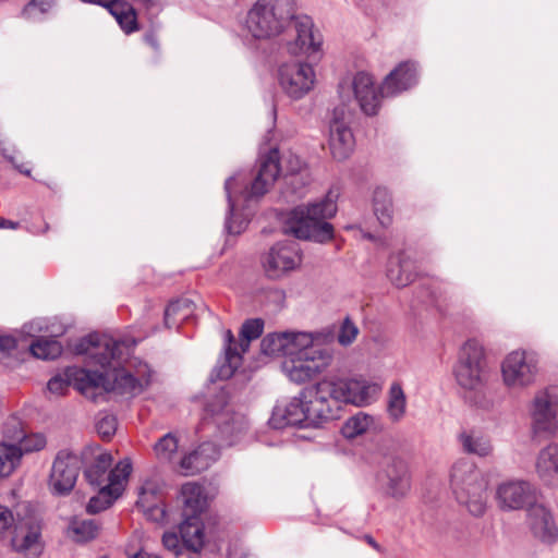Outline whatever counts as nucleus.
Returning <instances> with one entry per match:
<instances>
[{"label":"nucleus","mask_w":558,"mask_h":558,"mask_svg":"<svg viewBox=\"0 0 558 558\" xmlns=\"http://www.w3.org/2000/svg\"><path fill=\"white\" fill-rule=\"evenodd\" d=\"M296 11V0H254L240 22L244 38L254 46L277 40L291 27Z\"/></svg>","instance_id":"1"},{"label":"nucleus","mask_w":558,"mask_h":558,"mask_svg":"<svg viewBox=\"0 0 558 558\" xmlns=\"http://www.w3.org/2000/svg\"><path fill=\"white\" fill-rule=\"evenodd\" d=\"M153 372L147 364H140L135 372L113 369L112 374L90 372L84 368H70L72 385L86 398L96 400L105 392L136 396L151 383Z\"/></svg>","instance_id":"2"},{"label":"nucleus","mask_w":558,"mask_h":558,"mask_svg":"<svg viewBox=\"0 0 558 558\" xmlns=\"http://www.w3.org/2000/svg\"><path fill=\"white\" fill-rule=\"evenodd\" d=\"M453 376L464 397L476 407L488 404L486 395L487 372L485 351L476 339H468L461 345Z\"/></svg>","instance_id":"3"},{"label":"nucleus","mask_w":558,"mask_h":558,"mask_svg":"<svg viewBox=\"0 0 558 558\" xmlns=\"http://www.w3.org/2000/svg\"><path fill=\"white\" fill-rule=\"evenodd\" d=\"M336 191H329L319 203L294 208L287 220L286 231L298 239L324 243L333 235L332 226L326 221L337 213Z\"/></svg>","instance_id":"4"},{"label":"nucleus","mask_w":558,"mask_h":558,"mask_svg":"<svg viewBox=\"0 0 558 558\" xmlns=\"http://www.w3.org/2000/svg\"><path fill=\"white\" fill-rule=\"evenodd\" d=\"M319 332H306L281 364L289 380L304 384L323 374L332 363V353L317 345Z\"/></svg>","instance_id":"5"},{"label":"nucleus","mask_w":558,"mask_h":558,"mask_svg":"<svg viewBox=\"0 0 558 558\" xmlns=\"http://www.w3.org/2000/svg\"><path fill=\"white\" fill-rule=\"evenodd\" d=\"M450 487L457 500L473 515H482L486 510L487 483L476 465L465 459L453 463L450 471Z\"/></svg>","instance_id":"6"},{"label":"nucleus","mask_w":558,"mask_h":558,"mask_svg":"<svg viewBox=\"0 0 558 558\" xmlns=\"http://www.w3.org/2000/svg\"><path fill=\"white\" fill-rule=\"evenodd\" d=\"M183 521L180 525L181 539L189 549L197 551L204 545V525L201 514L208 507L204 488L194 482L182 485L178 497Z\"/></svg>","instance_id":"7"},{"label":"nucleus","mask_w":558,"mask_h":558,"mask_svg":"<svg viewBox=\"0 0 558 558\" xmlns=\"http://www.w3.org/2000/svg\"><path fill=\"white\" fill-rule=\"evenodd\" d=\"M283 166H280V156L277 149L270 150L260 161L258 173L252 182L251 189L241 191V197L245 201L259 197L268 192L278 179L280 172L296 174L306 168L304 160L293 153H288L282 158Z\"/></svg>","instance_id":"8"},{"label":"nucleus","mask_w":558,"mask_h":558,"mask_svg":"<svg viewBox=\"0 0 558 558\" xmlns=\"http://www.w3.org/2000/svg\"><path fill=\"white\" fill-rule=\"evenodd\" d=\"M310 424L319 425L339 417L343 408L332 376H325L303 391Z\"/></svg>","instance_id":"9"},{"label":"nucleus","mask_w":558,"mask_h":558,"mask_svg":"<svg viewBox=\"0 0 558 558\" xmlns=\"http://www.w3.org/2000/svg\"><path fill=\"white\" fill-rule=\"evenodd\" d=\"M500 371L502 384L507 389L523 391L536 381L538 360L525 350H514L504 357Z\"/></svg>","instance_id":"10"},{"label":"nucleus","mask_w":558,"mask_h":558,"mask_svg":"<svg viewBox=\"0 0 558 558\" xmlns=\"http://www.w3.org/2000/svg\"><path fill=\"white\" fill-rule=\"evenodd\" d=\"M122 345L123 343L118 342L111 337L93 335L82 339L75 347V352L86 354L90 363L99 364L105 371L102 374H106V372L112 374L114 368L131 369L134 373L140 364H144L143 362L136 364L130 363L124 367L116 366L119 365V362H116V360L121 353L120 348Z\"/></svg>","instance_id":"11"},{"label":"nucleus","mask_w":558,"mask_h":558,"mask_svg":"<svg viewBox=\"0 0 558 558\" xmlns=\"http://www.w3.org/2000/svg\"><path fill=\"white\" fill-rule=\"evenodd\" d=\"M277 76L283 94L293 100L305 97L316 84V72L305 62L283 63L278 68Z\"/></svg>","instance_id":"12"},{"label":"nucleus","mask_w":558,"mask_h":558,"mask_svg":"<svg viewBox=\"0 0 558 558\" xmlns=\"http://www.w3.org/2000/svg\"><path fill=\"white\" fill-rule=\"evenodd\" d=\"M302 255L295 242L276 243L262 258V267L269 279L278 280L296 270Z\"/></svg>","instance_id":"13"},{"label":"nucleus","mask_w":558,"mask_h":558,"mask_svg":"<svg viewBox=\"0 0 558 558\" xmlns=\"http://www.w3.org/2000/svg\"><path fill=\"white\" fill-rule=\"evenodd\" d=\"M342 405L363 408L375 402L381 391L380 385L362 376L343 377L331 375Z\"/></svg>","instance_id":"14"},{"label":"nucleus","mask_w":558,"mask_h":558,"mask_svg":"<svg viewBox=\"0 0 558 558\" xmlns=\"http://www.w3.org/2000/svg\"><path fill=\"white\" fill-rule=\"evenodd\" d=\"M530 416L532 432L535 436L547 439L558 433V411L555 396L548 390L535 393L530 407Z\"/></svg>","instance_id":"15"},{"label":"nucleus","mask_w":558,"mask_h":558,"mask_svg":"<svg viewBox=\"0 0 558 558\" xmlns=\"http://www.w3.org/2000/svg\"><path fill=\"white\" fill-rule=\"evenodd\" d=\"M352 112L345 106H338L332 111L329 124V149L337 160L347 159L354 149V137L350 129Z\"/></svg>","instance_id":"16"},{"label":"nucleus","mask_w":558,"mask_h":558,"mask_svg":"<svg viewBox=\"0 0 558 558\" xmlns=\"http://www.w3.org/2000/svg\"><path fill=\"white\" fill-rule=\"evenodd\" d=\"M131 472L132 463L130 459L126 458L120 461L109 473L108 484L89 499L87 511L97 513L110 507L122 495Z\"/></svg>","instance_id":"17"},{"label":"nucleus","mask_w":558,"mask_h":558,"mask_svg":"<svg viewBox=\"0 0 558 558\" xmlns=\"http://www.w3.org/2000/svg\"><path fill=\"white\" fill-rule=\"evenodd\" d=\"M496 499L504 510H527L537 502V489L523 480H510L498 485Z\"/></svg>","instance_id":"18"},{"label":"nucleus","mask_w":558,"mask_h":558,"mask_svg":"<svg viewBox=\"0 0 558 558\" xmlns=\"http://www.w3.org/2000/svg\"><path fill=\"white\" fill-rule=\"evenodd\" d=\"M80 459L76 454L61 451L57 454L49 475L48 486L53 495L69 494L80 473Z\"/></svg>","instance_id":"19"},{"label":"nucleus","mask_w":558,"mask_h":558,"mask_svg":"<svg viewBox=\"0 0 558 558\" xmlns=\"http://www.w3.org/2000/svg\"><path fill=\"white\" fill-rule=\"evenodd\" d=\"M11 545L13 550L24 558H38L44 549L40 524L34 520L19 522Z\"/></svg>","instance_id":"20"},{"label":"nucleus","mask_w":558,"mask_h":558,"mask_svg":"<svg viewBox=\"0 0 558 558\" xmlns=\"http://www.w3.org/2000/svg\"><path fill=\"white\" fill-rule=\"evenodd\" d=\"M295 37L287 43V50L292 56L311 57L320 50L323 40L308 17L294 19Z\"/></svg>","instance_id":"21"},{"label":"nucleus","mask_w":558,"mask_h":558,"mask_svg":"<svg viewBox=\"0 0 558 558\" xmlns=\"http://www.w3.org/2000/svg\"><path fill=\"white\" fill-rule=\"evenodd\" d=\"M274 428H283L289 425H311L307 402L303 396L278 403L269 420Z\"/></svg>","instance_id":"22"},{"label":"nucleus","mask_w":558,"mask_h":558,"mask_svg":"<svg viewBox=\"0 0 558 558\" xmlns=\"http://www.w3.org/2000/svg\"><path fill=\"white\" fill-rule=\"evenodd\" d=\"M417 81V68L412 61L399 63L384 80L380 93L383 96H395L410 87Z\"/></svg>","instance_id":"23"},{"label":"nucleus","mask_w":558,"mask_h":558,"mask_svg":"<svg viewBox=\"0 0 558 558\" xmlns=\"http://www.w3.org/2000/svg\"><path fill=\"white\" fill-rule=\"evenodd\" d=\"M352 88L362 111L368 116L376 114L384 96L376 90L373 76L366 72L356 73L352 81Z\"/></svg>","instance_id":"24"},{"label":"nucleus","mask_w":558,"mask_h":558,"mask_svg":"<svg viewBox=\"0 0 558 558\" xmlns=\"http://www.w3.org/2000/svg\"><path fill=\"white\" fill-rule=\"evenodd\" d=\"M534 471L544 485L558 487V442H549L538 451Z\"/></svg>","instance_id":"25"},{"label":"nucleus","mask_w":558,"mask_h":558,"mask_svg":"<svg viewBox=\"0 0 558 558\" xmlns=\"http://www.w3.org/2000/svg\"><path fill=\"white\" fill-rule=\"evenodd\" d=\"M161 490L162 485L159 481L147 480L142 484L138 492L136 505L153 521H161L166 514L160 499Z\"/></svg>","instance_id":"26"},{"label":"nucleus","mask_w":558,"mask_h":558,"mask_svg":"<svg viewBox=\"0 0 558 558\" xmlns=\"http://www.w3.org/2000/svg\"><path fill=\"white\" fill-rule=\"evenodd\" d=\"M304 333L305 331H284L269 333L263 338L260 342V351L264 355L267 356L282 355L284 359H287Z\"/></svg>","instance_id":"27"},{"label":"nucleus","mask_w":558,"mask_h":558,"mask_svg":"<svg viewBox=\"0 0 558 558\" xmlns=\"http://www.w3.org/2000/svg\"><path fill=\"white\" fill-rule=\"evenodd\" d=\"M218 457L217 446L213 442H204L181 459L180 468L185 475L195 474L206 470Z\"/></svg>","instance_id":"28"},{"label":"nucleus","mask_w":558,"mask_h":558,"mask_svg":"<svg viewBox=\"0 0 558 558\" xmlns=\"http://www.w3.org/2000/svg\"><path fill=\"white\" fill-rule=\"evenodd\" d=\"M529 521L534 534L543 541L557 537L558 530L550 511L542 504L536 502L527 511Z\"/></svg>","instance_id":"29"},{"label":"nucleus","mask_w":558,"mask_h":558,"mask_svg":"<svg viewBox=\"0 0 558 558\" xmlns=\"http://www.w3.org/2000/svg\"><path fill=\"white\" fill-rule=\"evenodd\" d=\"M458 441L464 452L480 458L490 457L494 445L488 435L480 429H464L458 435Z\"/></svg>","instance_id":"30"},{"label":"nucleus","mask_w":558,"mask_h":558,"mask_svg":"<svg viewBox=\"0 0 558 558\" xmlns=\"http://www.w3.org/2000/svg\"><path fill=\"white\" fill-rule=\"evenodd\" d=\"M206 411L219 426H223V432H228L231 422L239 425L238 430L242 429V418L234 416L228 409L227 395L225 392L217 395L207 404Z\"/></svg>","instance_id":"31"},{"label":"nucleus","mask_w":558,"mask_h":558,"mask_svg":"<svg viewBox=\"0 0 558 558\" xmlns=\"http://www.w3.org/2000/svg\"><path fill=\"white\" fill-rule=\"evenodd\" d=\"M376 420L374 416L359 412L345 420L341 427V435L349 440L355 439L374 429Z\"/></svg>","instance_id":"32"},{"label":"nucleus","mask_w":558,"mask_h":558,"mask_svg":"<svg viewBox=\"0 0 558 558\" xmlns=\"http://www.w3.org/2000/svg\"><path fill=\"white\" fill-rule=\"evenodd\" d=\"M227 347L225 350V362L217 368V377L220 379L230 378L234 371L241 365L242 356L238 347H233V335L231 330L225 331Z\"/></svg>","instance_id":"33"},{"label":"nucleus","mask_w":558,"mask_h":558,"mask_svg":"<svg viewBox=\"0 0 558 558\" xmlns=\"http://www.w3.org/2000/svg\"><path fill=\"white\" fill-rule=\"evenodd\" d=\"M387 413L392 422L401 421L407 413V396L399 383L391 384L388 390Z\"/></svg>","instance_id":"34"},{"label":"nucleus","mask_w":558,"mask_h":558,"mask_svg":"<svg viewBox=\"0 0 558 558\" xmlns=\"http://www.w3.org/2000/svg\"><path fill=\"white\" fill-rule=\"evenodd\" d=\"M98 534V527L90 520L74 519L66 529V536L75 543H85L95 538Z\"/></svg>","instance_id":"35"},{"label":"nucleus","mask_w":558,"mask_h":558,"mask_svg":"<svg viewBox=\"0 0 558 558\" xmlns=\"http://www.w3.org/2000/svg\"><path fill=\"white\" fill-rule=\"evenodd\" d=\"M193 313V302L190 299H181L171 302L165 311V324L171 328L180 322L189 318Z\"/></svg>","instance_id":"36"},{"label":"nucleus","mask_w":558,"mask_h":558,"mask_svg":"<svg viewBox=\"0 0 558 558\" xmlns=\"http://www.w3.org/2000/svg\"><path fill=\"white\" fill-rule=\"evenodd\" d=\"M21 463V450L15 445L0 442V476H10Z\"/></svg>","instance_id":"37"},{"label":"nucleus","mask_w":558,"mask_h":558,"mask_svg":"<svg viewBox=\"0 0 558 558\" xmlns=\"http://www.w3.org/2000/svg\"><path fill=\"white\" fill-rule=\"evenodd\" d=\"M374 211L381 226L387 227L391 223L392 204L386 191L378 190L375 192Z\"/></svg>","instance_id":"38"},{"label":"nucleus","mask_w":558,"mask_h":558,"mask_svg":"<svg viewBox=\"0 0 558 558\" xmlns=\"http://www.w3.org/2000/svg\"><path fill=\"white\" fill-rule=\"evenodd\" d=\"M34 356L43 360H53L62 352V347L57 340L39 339L31 345Z\"/></svg>","instance_id":"39"},{"label":"nucleus","mask_w":558,"mask_h":558,"mask_svg":"<svg viewBox=\"0 0 558 558\" xmlns=\"http://www.w3.org/2000/svg\"><path fill=\"white\" fill-rule=\"evenodd\" d=\"M178 438L169 433L157 441L154 451L160 461H171L178 451Z\"/></svg>","instance_id":"40"},{"label":"nucleus","mask_w":558,"mask_h":558,"mask_svg":"<svg viewBox=\"0 0 558 558\" xmlns=\"http://www.w3.org/2000/svg\"><path fill=\"white\" fill-rule=\"evenodd\" d=\"M263 331V323L259 319H251L243 324L241 329V340L239 343V348L241 352H245L248 347L251 340L257 339Z\"/></svg>","instance_id":"41"},{"label":"nucleus","mask_w":558,"mask_h":558,"mask_svg":"<svg viewBox=\"0 0 558 558\" xmlns=\"http://www.w3.org/2000/svg\"><path fill=\"white\" fill-rule=\"evenodd\" d=\"M386 495L395 499H401L407 496L410 490V478L399 477L390 480H381Z\"/></svg>","instance_id":"42"},{"label":"nucleus","mask_w":558,"mask_h":558,"mask_svg":"<svg viewBox=\"0 0 558 558\" xmlns=\"http://www.w3.org/2000/svg\"><path fill=\"white\" fill-rule=\"evenodd\" d=\"M52 5L53 0H31L23 9V16L29 21H38Z\"/></svg>","instance_id":"43"},{"label":"nucleus","mask_w":558,"mask_h":558,"mask_svg":"<svg viewBox=\"0 0 558 558\" xmlns=\"http://www.w3.org/2000/svg\"><path fill=\"white\" fill-rule=\"evenodd\" d=\"M359 332V327L351 318L345 317L339 326L337 341L342 347H349L356 340Z\"/></svg>","instance_id":"44"},{"label":"nucleus","mask_w":558,"mask_h":558,"mask_svg":"<svg viewBox=\"0 0 558 558\" xmlns=\"http://www.w3.org/2000/svg\"><path fill=\"white\" fill-rule=\"evenodd\" d=\"M47 445V439L44 434L35 433L24 436L20 440V446H16L21 450V457L24 453H32L35 451L43 450Z\"/></svg>","instance_id":"45"},{"label":"nucleus","mask_w":558,"mask_h":558,"mask_svg":"<svg viewBox=\"0 0 558 558\" xmlns=\"http://www.w3.org/2000/svg\"><path fill=\"white\" fill-rule=\"evenodd\" d=\"M112 464V457L109 452L99 451L95 458L94 465L87 472L90 482L100 484L98 477Z\"/></svg>","instance_id":"46"},{"label":"nucleus","mask_w":558,"mask_h":558,"mask_svg":"<svg viewBox=\"0 0 558 558\" xmlns=\"http://www.w3.org/2000/svg\"><path fill=\"white\" fill-rule=\"evenodd\" d=\"M409 477L405 462L400 458L389 459L383 470L381 480Z\"/></svg>","instance_id":"47"},{"label":"nucleus","mask_w":558,"mask_h":558,"mask_svg":"<svg viewBox=\"0 0 558 558\" xmlns=\"http://www.w3.org/2000/svg\"><path fill=\"white\" fill-rule=\"evenodd\" d=\"M72 385V378H70V368L64 374L53 376L47 384L49 393L54 397L63 396L69 387Z\"/></svg>","instance_id":"48"},{"label":"nucleus","mask_w":558,"mask_h":558,"mask_svg":"<svg viewBox=\"0 0 558 558\" xmlns=\"http://www.w3.org/2000/svg\"><path fill=\"white\" fill-rule=\"evenodd\" d=\"M243 180L240 175L231 177L226 181L225 189L229 201V209L233 216L240 206L238 197L234 195L240 186H242Z\"/></svg>","instance_id":"49"},{"label":"nucleus","mask_w":558,"mask_h":558,"mask_svg":"<svg viewBox=\"0 0 558 558\" xmlns=\"http://www.w3.org/2000/svg\"><path fill=\"white\" fill-rule=\"evenodd\" d=\"M387 275L391 283L398 288L405 287L413 280L412 274L405 270L402 265L390 267Z\"/></svg>","instance_id":"50"},{"label":"nucleus","mask_w":558,"mask_h":558,"mask_svg":"<svg viewBox=\"0 0 558 558\" xmlns=\"http://www.w3.org/2000/svg\"><path fill=\"white\" fill-rule=\"evenodd\" d=\"M96 427L102 438L110 439L117 430V418L113 415H104L98 420Z\"/></svg>","instance_id":"51"},{"label":"nucleus","mask_w":558,"mask_h":558,"mask_svg":"<svg viewBox=\"0 0 558 558\" xmlns=\"http://www.w3.org/2000/svg\"><path fill=\"white\" fill-rule=\"evenodd\" d=\"M182 543L184 542L182 541ZM162 544L165 548L173 551L175 555H179L183 547L189 548L185 544H181L180 538L174 532H166L162 535Z\"/></svg>","instance_id":"52"},{"label":"nucleus","mask_w":558,"mask_h":558,"mask_svg":"<svg viewBox=\"0 0 558 558\" xmlns=\"http://www.w3.org/2000/svg\"><path fill=\"white\" fill-rule=\"evenodd\" d=\"M13 521L14 518L10 509L0 505V533L7 531Z\"/></svg>","instance_id":"53"},{"label":"nucleus","mask_w":558,"mask_h":558,"mask_svg":"<svg viewBox=\"0 0 558 558\" xmlns=\"http://www.w3.org/2000/svg\"><path fill=\"white\" fill-rule=\"evenodd\" d=\"M15 348V339L0 333V351H10Z\"/></svg>","instance_id":"54"},{"label":"nucleus","mask_w":558,"mask_h":558,"mask_svg":"<svg viewBox=\"0 0 558 558\" xmlns=\"http://www.w3.org/2000/svg\"><path fill=\"white\" fill-rule=\"evenodd\" d=\"M19 226L17 222L7 220L4 218H0V228L1 229H16Z\"/></svg>","instance_id":"55"},{"label":"nucleus","mask_w":558,"mask_h":558,"mask_svg":"<svg viewBox=\"0 0 558 558\" xmlns=\"http://www.w3.org/2000/svg\"><path fill=\"white\" fill-rule=\"evenodd\" d=\"M227 229L229 233H240L242 230V226L233 227L232 222L230 220L227 221Z\"/></svg>","instance_id":"56"},{"label":"nucleus","mask_w":558,"mask_h":558,"mask_svg":"<svg viewBox=\"0 0 558 558\" xmlns=\"http://www.w3.org/2000/svg\"><path fill=\"white\" fill-rule=\"evenodd\" d=\"M132 558H159L156 555L148 554L146 551L141 550L140 553L135 554Z\"/></svg>","instance_id":"57"},{"label":"nucleus","mask_w":558,"mask_h":558,"mask_svg":"<svg viewBox=\"0 0 558 558\" xmlns=\"http://www.w3.org/2000/svg\"><path fill=\"white\" fill-rule=\"evenodd\" d=\"M2 137H3V135L0 133V151H1L5 157H8V158H9V156H8V154H7V149L3 147V145H4V140H3ZM10 159H12V158L10 157Z\"/></svg>","instance_id":"58"},{"label":"nucleus","mask_w":558,"mask_h":558,"mask_svg":"<svg viewBox=\"0 0 558 558\" xmlns=\"http://www.w3.org/2000/svg\"><path fill=\"white\" fill-rule=\"evenodd\" d=\"M367 542L368 544H371L374 548H378V545L377 543L371 537V536H367Z\"/></svg>","instance_id":"59"},{"label":"nucleus","mask_w":558,"mask_h":558,"mask_svg":"<svg viewBox=\"0 0 558 558\" xmlns=\"http://www.w3.org/2000/svg\"><path fill=\"white\" fill-rule=\"evenodd\" d=\"M17 169L26 175L31 174V171L28 169H24L22 166H17Z\"/></svg>","instance_id":"60"},{"label":"nucleus","mask_w":558,"mask_h":558,"mask_svg":"<svg viewBox=\"0 0 558 558\" xmlns=\"http://www.w3.org/2000/svg\"><path fill=\"white\" fill-rule=\"evenodd\" d=\"M101 558H106V557H101Z\"/></svg>","instance_id":"61"}]
</instances>
